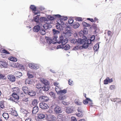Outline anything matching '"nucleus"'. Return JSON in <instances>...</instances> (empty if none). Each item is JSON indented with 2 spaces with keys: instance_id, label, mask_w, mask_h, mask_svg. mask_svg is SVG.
Instances as JSON below:
<instances>
[{
  "instance_id": "obj_43",
  "label": "nucleus",
  "mask_w": 121,
  "mask_h": 121,
  "mask_svg": "<svg viewBox=\"0 0 121 121\" xmlns=\"http://www.w3.org/2000/svg\"><path fill=\"white\" fill-rule=\"evenodd\" d=\"M0 51L1 53H5L6 54H10V53L9 52H8L4 49H3L2 50Z\"/></svg>"
},
{
  "instance_id": "obj_16",
  "label": "nucleus",
  "mask_w": 121,
  "mask_h": 121,
  "mask_svg": "<svg viewBox=\"0 0 121 121\" xmlns=\"http://www.w3.org/2000/svg\"><path fill=\"white\" fill-rule=\"evenodd\" d=\"M20 90L18 87H15L12 89L11 91L13 93H16L19 92Z\"/></svg>"
},
{
  "instance_id": "obj_11",
  "label": "nucleus",
  "mask_w": 121,
  "mask_h": 121,
  "mask_svg": "<svg viewBox=\"0 0 121 121\" xmlns=\"http://www.w3.org/2000/svg\"><path fill=\"white\" fill-rule=\"evenodd\" d=\"M86 39H78V45L79 44H82L83 45L85 43L87 42V38H86Z\"/></svg>"
},
{
  "instance_id": "obj_26",
  "label": "nucleus",
  "mask_w": 121,
  "mask_h": 121,
  "mask_svg": "<svg viewBox=\"0 0 121 121\" xmlns=\"http://www.w3.org/2000/svg\"><path fill=\"white\" fill-rule=\"evenodd\" d=\"M7 63L5 62L0 61V65L4 67H6L7 66Z\"/></svg>"
},
{
  "instance_id": "obj_8",
  "label": "nucleus",
  "mask_w": 121,
  "mask_h": 121,
  "mask_svg": "<svg viewBox=\"0 0 121 121\" xmlns=\"http://www.w3.org/2000/svg\"><path fill=\"white\" fill-rule=\"evenodd\" d=\"M8 79L12 82H14L15 81V78L13 75L9 74L7 76Z\"/></svg>"
},
{
  "instance_id": "obj_36",
  "label": "nucleus",
  "mask_w": 121,
  "mask_h": 121,
  "mask_svg": "<svg viewBox=\"0 0 121 121\" xmlns=\"http://www.w3.org/2000/svg\"><path fill=\"white\" fill-rule=\"evenodd\" d=\"M39 15H38L36 17H35L34 18V21L38 23L39 22Z\"/></svg>"
},
{
  "instance_id": "obj_46",
  "label": "nucleus",
  "mask_w": 121,
  "mask_h": 121,
  "mask_svg": "<svg viewBox=\"0 0 121 121\" xmlns=\"http://www.w3.org/2000/svg\"><path fill=\"white\" fill-rule=\"evenodd\" d=\"M83 112H78L76 114V115L79 117H82L84 115Z\"/></svg>"
},
{
  "instance_id": "obj_27",
  "label": "nucleus",
  "mask_w": 121,
  "mask_h": 121,
  "mask_svg": "<svg viewBox=\"0 0 121 121\" xmlns=\"http://www.w3.org/2000/svg\"><path fill=\"white\" fill-rule=\"evenodd\" d=\"M56 27L58 30L61 31L62 30L63 27L61 26L60 24H59L56 26Z\"/></svg>"
},
{
  "instance_id": "obj_53",
  "label": "nucleus",
  "mask_w": 121,
  "mask_h": 121,
  "mask_svg": "<svg viewBox=\"0 0 121 121\" xmlns=\"http://www.w3.org/2000/svg\"><path fill=\"white\" fill-rule=\"evenodd\" d=\"M57 119H60V120L59 119H58V120L59 121H61V120H62L63 119V117L61 115H58L57 116Z\"/></svg>"
},
{
  "instance_id": "obj_19",
  "label": "nucleus",
  "mask_w": 121,
  "mask_h": 121,
  "mask_svg": "<svg viewBox=\"0 0 121 121\" xmlns=\"http://www.w3.org/2000/svg\"><path fill=\"white\" fill-rule=\"evenodd\" d=\"M27 74L28 78L26 79L25 81V83L26 84H29L30 82V74L28 72Z\"/></svg>"
},
{
  "instance_id": "obj_6",
  "label": "nucleus",
  "mask_w": 121,
  "mask_h": 121,
  "mask_svg": "<svg viewBox=\"0 0 121 121\" xmlns=\"http://www.w3.org/2000/svg\"><path fill=\"white\" fill-rule=\"evenodd\" d=\"M39 106L40 108L43 109H46L49 108V106L47 104L43 102L40 103Z\"/></svg>"
},
{
  "instance_id": "obj_41",
  "label": "nucleus",
  "mask_w": 121,
  "mask_h": 121,
  "mask_svg": "<svg viewBox=\"0 0 121 121\" xmlns=\"http://www.w3.org/2000/svg\"><path fill=\"white\" fill-rule=\"evenodd\" d=\"M80 25L79 23H74L73 26V27L74 28H77Z\"/></svg>"
},
{
  "instance_id": "obj_56",
  "label": "nucleus",
  "mask_w": 121,
  "mask_h": 121,
  "mask_svg": "<svg viewBox=\"0 0 121 121\" xmlns=\"http://www.w3.org/2000/svg\"><path fill=\"white\" fill-rule=\"evenodd\" d=\"M36 86V87L38 89H40L42 87L41 85L39 83H38Z\"/></svg>"
},
{
  "instance_id": "obj_15",
  "label": "nucleus",
  "mask_w": 121,
  "mask_h": 121,
  "mask_svg": "<svg viewBox=\"0 0 121 121\" xmlns=\"http://www.w3.org/2000/svg\"><path fill=\"white\" fill-rule=\"evenodd\" d=\"M40 80L41 82L44 84V85H49V82L44 78H42Z\"/></svg>"
},
{
  "instance_id": "obj_50",
  "label": "nucleus",
  "mask_w": 121,
  "mask_h": 121,
  "mask_svg": "<svg viewBox=\"0 0 121 121\" xmlns=\"http://www.w3.org/2000/svg\"><path fill=\"white\" fill-rule=\"evenodd\" d=\"M89 46V45L87 43V42L85 43L83 45H82L83 48H87Z\"/></svg>"
},
{
  "instance_id": "obj_25",
  "label": "nucleus",
  "mask_w": 121,
  "mask_h": 121,
  "mask_svg": "<svg viewBox=\"0 0 121 121\" xmlns=\"http://www.w3.org/2000/svg\"><path fill=\"white\" fill-rule=\"evenodd\" d=\"M14 74L15 76L17 77H19L22 75V73L19 71H17L15 72Z\"/></svg>"
},
{
  "instance_id": "obj_4",
  "label": "nucleus",
  "mask_w": 121,
  "mask_h": 121,
  "mask_svg": "<svg viewBox=\"0 0 121 121\" xmlns=\"http://www.w3.org/2000/svg\"><path fill=\"white\" fill-rule=\"evenodd\" d=\"M70 46L69 44L66 45L65 46V45H60L57 46V48H62L64 49L65 50H68L70 49Z\"/></svg>"
},
{
  "instance_id": "obj_63",
  "label": "nucleus",
  "mask_w": 121,
  "mask_h": 121,
  "mask_svg": "<svg viewBox=\"0 0 121 121\" xmlns=\"http://www.w3.org/2000/svg\"><path fill=\"white\" fill-rule=\"evenodd\" d=\"M13 110L12 108H10L8 110V112L10 114H11V113L13 111Z\"/></svg>"
},
{
  "instance_id": "obj_28",
  "label": "nucleus",
  "mask_w": 121,
  "mask_h": 121,
  "mask_svg": "<svg viewBox=\"0 0 121 121\" xmlns=\"http://www.w3.org/2000/svg\"><path fill=\"white\" fill-rule=\"evenodd\" d=\"M9 59L10 60L14 62H16L17 61V59L16 58L13 56L9 57Z\"/></svg>"
},
{
  "instance_id": "obj_61",
  "label": "nucleus",
  "mask_w": 121,
  "mask_h": 121,
  "mask_svg": "<svg viewBox=\"0 0 121 121\" xmlns=\"http://www.w3.org/2000/svg\"><path fill=\"white\" fill-rule=\"evenodd\" d=\"M61 103L65 105H67L69 104V102H65L63 100L62 101Z\"/></svg>"
},
{
  "instance_id": "obj_14",
  "label": "nucleus",
  "mask_w": 121,
  "mask_h": 121,
  "mask_svg": "<svg viewBox=\"0 0 121 121\" xmlns=\"http://www.w3.org/2000/svg\"><path fill=\"white\" fill-rule=\"evenodd\" d=\"M55 37L53 38V39H52L50 38H48L47 40V42L49 44H50L51 43H56V42L55 41V42L54 40H55Z\"/></svg>"
},
{
  "instance_id": "obj_22",
  "label": "nucleus",
  "mask_w": 121,
  "mask_h": 121,
  "mask_svg": "<svg viewBox=\"0 0 121 121\" xmlns=\"http://www.w3.org/2000/svg\"><path fill=\"white\" fill-rule=\"evenodd\" d=\"M66 99V97L65 95H60L58 97V99L59 100H63Z\"/></svg>"
},
{
  "instance_id": "obj_24",
  "label": "nucleus",
  "mask_w": 121,
  "mask_h": 121,
  "mask_svg": "<svg viewBox=\"0 0 121 121\" xmlns=\"http://www.w3.org/2000/svg\"><path fill=\"white\" fill-rule=\"evenodd\" d=\"M78 39H73L71 41V43L74 44H77L78 45Z\"/></svg>"
},
{
  "instance_id": "obj_57",
  "label": "nucleus",
  "mask_w": 121,
  "mask_h": 121,
  "mask_svg": "<svg viewBox=\"0 0 121 121\" xmlns=\"http://www.w3.org/2000/svg\"><path fill=\"white\" fill-rule=\"evenodd\" d=\"M60 89L58 86H56L55 87V90L57 92L59 93L60 91Z\"/></svg>"
},
{
  "instance_id": "obj_21",
  "label": "nucleus",
  "mask_w": 121,
  "mask_h": 121,
  "mask_svg": "<svg viewBox=\"0 0 121 121\" xmlns=\"http://www.w3.org/2000/svg\"><path fill=\"white\" fill-rule=\"evenodd\" d=\"M73 111V107H68L67 108L66 110V112L68 113H72Z\"/></svg>"
},
{
  "instance_id": "obj_10",
  "label": "nucleus",
  "mask_w": 121,
  "mask_h": 121,
  "mask_svg": "<svg viewBox=\"0 0 121 121\" xmlns=\"http://www.w3.org/2000/svg\"><path fill=\"white\" fill-rule=\"evenodd\" d=\"M63 39L64 38L63 36H62V35L60 36L59 39H58L57 40H56V38H55V42H56V43H61L63 40Z\"/></svg>"
},
{
  "instance_id": "obj_35",
  "label": "nucleus",
  "mask_w": 121,
  "mask_h": 121,
  "mask_svg": "<svg viewBox=\"0 0 121 121\" xmlns=\"http://www.w3.org/2000/svg\"><path fill=\"white\" fill-rule=\"evenodd\" d=\"M67 92V90L66 89L60 90L59 93L60 94H65Z\"/></svg>"
},
{
  "instance_id": "obj_62",
  "label": "nucleus",
  "mask_w": 121,
  "mask_h": 121,
  "mask_svg": "<svg viewBox=\"0 0 121 121\" xmlns=\"http://www.w3.org/2000/svg\"><path fill=\"white\" fill-rule=\"evenodd\" d=\"M115 86L114 85H112L110 86V89L111 90H114L115 88Z\"/></svg>"
},
{
  "instance_id": "obj_45",
  "label": "nucleus",
  "mask_w": 121,
  "mask_h": 121,
  "mask_svg": "<svg viewBox=\"0 0 121 121\" xmlns=\"http://www.w3.org/2000/svg\"><path fill=\"white\" fill-rule=\"evenodd\" d=\"M11 114L15 116H17V111L14 110L11 113Z\"/></svg>"
},
{
  "instance_id": "obj_17",
  "label": "nucleus",
  "mask_w": 121,
  "mask_h": 121,
  "mask_svg": "<svg viewBox=\"0 0 121 121\" xmlns=\"http://www.w3.org/2000/svg\"><path fill=\"white\" fill-rule=\"evenodd\" d=\"M28 88L26 87H23L22 90L25 94H28L29 95H30V92L28 90Z\"/></svg>"
},
{
  "instance_id": "obj_52",
  "label": "nucleus",
  "mask_w": 121,
  "mask_h": 121,
  "mask_svg": "<svg viewBox=\"0 0 121 121\" xmlns=\"http://www.w3.org/2000/svg\"><path fill=\"white\" fill-rule=\"evenodd\" d=\"M68 83L70 85H73L74 84V83L71 79H69L68 81Z\"/></svg>"
},
{
  "instance_id": "obj_7",
  "label": "nucleus",
  "mask_w": 121,
  "mask_h": 121,
  "mask_svg": "<svg viewBox=\"0 0 121 121\" xmlns=\"http://www.w3.org/2000/svg\"><path fill=\"white\" fill-rule=\"evenodd\" d=\"M49 99L48 97L47 96H43L40 97L39 99L41 101L47 102L48 101Z\"/></svg>"
},
{
  "instance_id": "obj_5",
  "label": "nucleus",
  "mask_w": 121,
  "mask_h": 121,
  "mask_svg": "<svg viewBox=\"0 0 121 121\" xmlns=\"http://www.w3.org/2000/svg\"><path fill=\"white\" fill-rule=\"evenodd\" d=\"M45 117V115L42 113H40L38 115V117L35 118L36 121H40L41 119L44 118Z\"/></svg>"
},
{
  "instance_id": "obj_23",
  "label": "nucleus",
  "mask_w": 121,
  "mask_h": 121,
  "mask_svg": "<svg viewBox=\"0 0 121 121\" xmlns=\"http://www.w3.org/2000/svg\"><path fill=\"white\" fill-rule=\"evenodd\" d=\"M38 68L37 65L34 64H31V68L33 69H37Z\"/></svg>"
},
{
  "instance_id": "obj_31",
  "label": "nucleus",
  "mask_w": 121,
  "mask_h": 121,
  "mask_svg": "<svg viewBox=\"0 0 121 121\" xmlns=\"http://www.w3.org/2000/svg\"><path fill=\"white\" fill-rule=\"evenodd\" d=\"M2 116L4 117L6 120H7L9 117L8 113L5 112L3 113Z\"/></svg>"
},
{
  "instance_id": "obj_1",
  "label": "nucleus",
  "mask_w": 121,
  "mask_h": 121,
  "mask_svg": "<svg viewBox=\"0 0 121 121\" xmlns=\"http://www.w3.org/2000/svg\"><path fill=\"white\" fill-rule=\"evenodd\" d=\"M47 18L48 19L47 24H45L43 26V27L45 30L49 29L51 28L52 26L50 24L52 23V21L54 19V17L52 16H48Z\"/></svg>"
},
{
  "instance_id": "obj_42",
  "label": "nucleus",
  "mask_w": 121,
  "mask_h": 121,
  "mask_svg": "<svg viewBox=\"0 0 121 121\" xmlns=\"http://www.w3.org/2000/svg\"><path fill=\"white\" fill-rule=\"evenodd\" d=\"M49 94L54 99L56 98V96L55 93L51 91L49 93Z\"/></svg>"
},
{
  "instance_id": "obj_59",
  "label": "nucleus",
  "mask_w": 121,
  "mask_h": 121,
  "mask_svg": "<svg viewBox=\"0 0 121 121\" xmlns=\"http://www.w3.org/2000/svg\"><path fill=\"white\" fill-rule=\"evenodd\" d=\"M73 22V20L72 19H69L68 20V22L70 24H72Z\"/></svg>"
},
{
  "instance_id": "obj_37",
  "label": "nucleus",
  "mask_w": 121,
  "mask_h": 121,
  "mask_svg": "<svg viewBox=\"0 0 121 121\" xmlns=\"http://www.w3.org/2000/svg\"><path fill=\"white\" fill-rule=\"evenodd\" d=\"M82 24L83 26L84 27H89L91 26V25L89 24H88L86 22H83L82 23Z\"/></svg>"
},
{
  "instance_id": "obj_40",
  "label": "nucleus",
  "mask_w": 121,
  "mask_h": 121,
  "mask_svg": "<svg viewBox=\"0 0 121 121\" xmlns=\"http://www.w3.org/2000/svg\"><path fill=\"white\" fill-rule=\"evenodd\" d=\"M37 100L36 99H35L33 100L32 102V105L34 106H36V105H37Z\"/></svg>"
},
{
  "instance_id": "obj_2",
  "label": "nucleus",
  "mask_w": 121,
  "mask_h": 121,
  "mask_svg": "<svg viewBox=\"0 0 121 121\" xmlns=\"http://www.w3.org/2000/svg\"><path fill=\"white\" fill-rule=\"evenodd\" d=\"M12 97L9 98V99L12 101L17 102L19 99V97L17 93H13L12 95Z\"/></svg>"
},
{
  "instance_id": "obj_29",
  "label": "nucleus",
  "mask_w": 121,
  "mask_h": 121,
  "mask_svg": "<svg viewBox=\"0 0 121 121\" xmlns=\"http://www.w3.org/2000/svg\"><path fill=\"white\" fill-rule=\"evenodd\" d=\"M49 85H44L42 89L43 90L45 91H47L49 90Z\"/></svg>"
},
{
  "instance_id": "obj_55",
  "label": "nucleus",
  "mask_w": 121,
  "mask_h": 121,
  "mask_svg": "<svg viewBox=\"0 0 121 121\" xmlns=\"http://www.w3.org/2000/svg\"><path fill=\"white\" fill-rule=\"evenodd\" d=\"M75 103L78 105H81L82 104V103L80 102L79 101H76Z\"/></svg>"
},
{
  "instance_id": "obj_20",
  "label": "nucleus",
  "mask_w": 121,
  "mask_h": 121,
  "mask_svg": "<svg viewBox=\"0 0 121 121\" xmlns=\"http://www.w3.org/2000/svg\"><path fill=\"white\" fill-rule=\"evenodd\" d=\"M55 16L58 18H60L63 20L65 21L67 19V17H64V16H61L59 14L56 15Z\"/></svg>"
},
{
  "instance_id": "obj_54",
  "label": "nucleus",
  "mask_w": 121,
  "mask_h": 121,
  "mask_svg": "<svg viewBox=\"0 0 121 121\" xmlns=\"http://www.w3.org/2000/svg\"><path fill=\"white\" fill-rule=\"evenodd\" d=\"M53 32L54 35L56 34H58L60 32L58 30H56L55 29H53Z\"/></svg>"
},
{
  "instance_id": "obj_49",
  "label": "nucleus",
  "mask_w": 121,
  "mask_h": 121,
  "mask_svg": "<svg viewBox=\"0 0 121 121\" xmlns=\"http://www.w3.org/2000/svg\"><path fill=\"white\" fill-rule=\"evenodd\" d=\"M83 32L85 34H87L88 33V30L87 28L84 27L83 30Z\"/></svg>"
},
{
  "instance_id": "obj_47",
  "label": "nucleus",
  "mask_w": 121,
  "mask_h": 121,
  "mask_svg": "<svg viewBox=\"0 0 121 121\" xmlns=\"http://www.w3.org/2000/svg\"><path fill=\"white\" fill-rule=\"evenodd\" d=\"M68 42V40L67 39H65L63 40L62 42L61 43L63 45H65Z\"/></svg>"
},
{
  "instance_id": "obj_9",
  "label": "nucleus",
  "mask_w": 121,
  "mask_h": 121,
  "mask_svg": "<svg viewBox=\"0 0 121 121\" xmlns=\"http://www.w3.org/2000/svg\"><path fill=\"white\" fill-rule=\"evenodd\" d=\"M31 9H32L35 15L40 13L39 12L36 10V7L34 5H31Z\"/></svg>"
},
{
  "instance_id": "obj_58",
  "label": "nucleus",
  "mask_w": 121,
  "mask_h": 121,
  "mask_svg": "<svg viewBox=\"0 0 121 121\" xmlns=\"http://www.w3.org/2000/svg\"><path fill=\"white\" fill-rule=\"evenodd\" d=\"M21 119L19 117H17L13 119L12 121H21Z\"/></svg>"
},
{
  "instance_id": "obj_60",
  "label": "nucleus",
  "mask_w": 121,
  "mask_h": 121,
  "mask_svg": "<svg viewBox=\"0 0 121 121\" xmlns=\"http://www.w3.org/2000/svg\"><path fill=\"white\" fill-rule=\"evenodd\" d=\"M35 95V91H31V96H33Z\"/></svg>"
},
{
  "instance_id": "obj_39",
  "label": "nucleus",
  "mask_w": 121,
  "mask_h": 121,
  "mask_svg": "<svg viewBox=\"0 0 121 121\" xmlns=\"http://www.w3.org/2000/svg\"><path fill=\"white\" fill-rule=\"evenodd\" d=\"M4 102L3 101H1L0 103V107L2 108H5Z\"/></svg>"
},
{
  "instance_id": "obj_13",
  "label": "nucleus",
  "mask_w": 121,
  "mask_h": 121,
  "mask_svg": "<svg viewBox=\"0 0 121 121\" xmlns=\"http://www.w3.org/2000/svg\"><path fill=\"white\" fill-rule=\"evenodd\" d=\"M41 27L40 25V23H39L38 25L34 27L33 28V30L34 32H38L39 30L40 27Z\"/></svg>"
},
{
  "instance_id": "obj_38",
  "label": "nucleus",
  "mask_w": 121,
  "mask_h": 121,
  "mask_svg": "<svg viewBox=\"0 0 121 121\" xmlns=\"http://www.w3.org/2000/svg\"><path fill=\"white\" fill-rule=\"evenodd\" d=\"M88 100H91V99L89 98H86V99L83 100V103L85 104H86L88 103Z\"/></svg>"
},
{
  "instance_id": "obj_32",
  "label": "nucleus",
  "mask_w": 121,
  "mask_h": 121,
  "mask_svg": "<svg viewBox=\"0 0 121 121\" xmlns=\"http://www.w3.org/2000/svg\"><path fill=\"white\" fill-rule=\"evenodd\" d=\"M19 64V63L17 62L16 63H13L11 64V66L13 68H17Z\"/></svg>"
},
{
  "instance_id": "obj_33",
  "label": "nucleus",
  "mask_w": 121,
  "mask_h": 121,
  "mask_svg": "<svg viewBox=\"0 0 121 121\" xmlns=\"http://www.w3.org/2000/svg\"><path fill=\"white\" fill-rule=\"evenodd\" d=\"M17 68L23 70H24V66L22 65L19 64Z\"/></svg>"
},
{
  "instance_id": "obj_51",
  "label": "nucleus",
  "mask_w": 121,
  "mask_h": 121,
  "mask_svg": "<svg viewBox=\"0 0 121 121\" xmlns=\"http://www.w3.org/2000/svg\"><path fill=\"white\" fill-rule=\"evenodd\" d=\"M78 112H84V111L82 109V108L81 107H79L78 108Z\"/></svg>"
},
{
  "instance_id": "obj_64",
  "label": "nucleus",
  "mask_w": 121,
  "mask_h": 121,
  "mask_svg": "<svg viewBox=\"0 0 121 121\" xmlns=\"http://www.w3.org/2000/svg\"><path fill=\"white\" fill-rule=\"evenodd\" d=\"M71 121H77V120L75 117H72L71 118Z\"/></svg>"
},
{
  "instance_id": "obj_18",
  "label": "nucleus",
  "mask_w": 121,
  "mask_h": 121,
  "mask_svg": "<svg viewBox=\"0 0 121 121\" xmlns=\"http://www.w3.org/2000/svg\"><path fill=\"white\" fill-rule=\"evenodd\" d=\"M38 107L37 106H35L33 108L32 111V114H36L38 111Z\"/></svg>"
},
{
  "instance_id": "obj_34",
  "label": "nucleus",
  "mask_w": 121,
  "mask_h": 121,
  "mask_svg": "<svg viewBox=\"0 0 121 121\" xmlns=\"http://www.w3.org/2000/svg\"><path fill=\"white\" fill-rule=\"evenodd\" d=\"M40 34L42 35H44L46 34L45 30L42 28H41L40 29Z\"/></svg>"
},
{
  "instance_id": "obj_44",
  "label": "nucleus",
  "mask_w": 121,
  "mask_h": 121,
  "mask_svg": "<svg viewBox=\"0 0 121 121\" xmlns=\"http://www.w3.org/2000/svg\"><path fill=\"white\" fill-rule=\"evenodd\" d=\"M92 41L90 39H88L87 40V43L89 45H90V46H91L90 48L92 47V44L91 43V42Z\"/></svg>"
},
{
  "instance_id": "obj_12",
  "label": "nucleus",
  "mask_w": 121,
  "mask_h": 121,
  "mask_svg": "<svg viewBox=\"0 0 121 121\" xmlns=\"http://www.w3.org/2000/svg\"><path fill=\"white\" fill-rule=\"evenodd\" d=\"M54 110L55 112L57 114L60 113L62 112L60 108L58 106H56L54 108Z\"/></svg>"
},
{
  "instance_id": "obj_30",
  "label": "nucleus",
  "mask_w": 121,
  "mask_h": 121,
  "mask_svg": "<svg viewBox=\"0 0 121 121\" xmlns=\"http://www.w3.org/2000/svg\"><path fill=\"white\" fill-rule=\"evenodd\" d=\"M99 48V44L98 43H97L93 47L94 50L95 52L97 51Z\"/></svg>"
},
{
  "instance_id": "obj_48",
  "label": "nucleus",
  "mask_w": 121,
  "mask_h": 121,
  "mask_svg": "<svg viewBox=\"0 0 121 121\" xmlns=\"http://www.w3.org/2000/svg\"><path fill=\"white\" fill-rule=\"evenodd\" d=\"M109 79V78L107 77L106 79L104 81V84H108V80Z\"/></svg>"
},
{
  "instance_id": "obj_3",
  "label": "nucleus",
  "mask_w": 121,
  "mask_h": 121,
  "mask_svg": "<svg viewBox=\"0 0 121 121\" xmlns=\"http://www.w3.org/2000/svg\"><path fill=\"white\" fill-rule=\"evenodd\" d=\"M48 19L47 18L44 17H41L39 19V22H38V23L37 24H39L40 23V25L42 26V25L45 23V24H47V20Z\"/></svg>"
}]
</instances>
